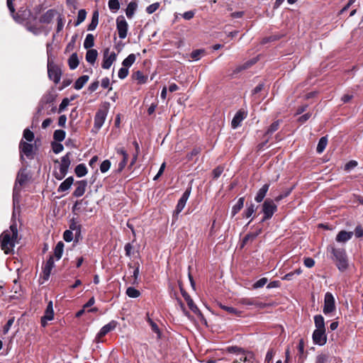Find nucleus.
Returning <instances> with one entry per match:
<instances>
[{"mask_svg": "<svg viewBox=\"0 0 363 363\" xmlns=\"http://www.w3.org/2000/svg\"><path fill=\"white\" fill-rule=\"evenodd\" d=\"M160 6V3L156 2L150 4L146 8V12L149 14L153 13L156 10L158 9Z\"/></svg>", "mask_w": 363, "mask_h": 363, "instance_id": "nucleus-58", "label": "nucleus"}, {"mask_svg": "<svg viewBox=\"0 0 363 363\" xmlns=\"http://www.w3.org/2000/svg\"><path fill=\"white\" fill-rule=\"evenodd\" d=\"M76 184L77 185V188L74 191L72 195L74 197H81L84 195L86 191V188L87 186V181L86 180H80L77 181Z\"/></svg>", "mask_w": 363, "mask_h": 363, "instance_id": "nucleus-17", "label": "nucleus"}, {"mask_svg": "<svg viewBox=\"0 0 363 363\" xmlns=\"http://www.w3.org/2000/svg\"><path fill=\"white\" fill-rule=\"evenodd\" d=\"M136 57L135 54H130L122 62V65L125 67H130L135 62Z\"/></svg>", "mask_w": 363, "mask_h": 363, "instance_id": "nucleus-42", "label": "nucleus"}, {"mask_svg": "<svg viewBox=\"0 0 363 363\" xmlns=\"http://www.w3.org/2000/svg\"><path fill=\"white\" fill-rule=\"evenodd\" d=\"M329 359V356L325 354H321L317 356L316 363H325L327 362H330Z\"/></svg>", "mask_w": 363, "mask_h": 363, "instance_id": "nucleus-60", "label": "nucleus"}, {"mask_svg": "<svg viewBox=\"0 0 363 363\" xmlns=\"http://www.w3.org/2000/svg\"><path fill=\"white\" fill-rule=\"evenodd\" d=\"M94 45V36L92 34H87L84 42L85 49H91Z\"/></svg>", "mask_w": 363, "mask_h": 363, "instance_id": "nucleus-41", "label": "nucleus"}, {"mask_svg": "<svg viewBox=\"0 0 363 363\" xmlns=\"http://www.w3.org/2000/svg\"><path fill=\"white\" fill-rule=\"evenodd\" d=\"M219 306L220 308H222L223 310H224L225 311L228 312L230 314L235 315L237 316L241 315L242 312L240 311H238L235 308L223 305L221 303H219Z\"/></svg>", "mask_w": 363, "mask_h": 363, "instance_id": "nucleus-37", "label": "nucleus"}, {"mask_svg": "<svg viewBox=\"0 0 363 363\" xmlns=\"http://www.w3.org/2000/svg\"><path fill=\"white\" fill-rule=\"evenodd\" d=\"M57 14L55 9H49L43 15H42L39 19L41 23H50Z\"/></svg>", "mask_w": 363, "mask_h": 363, "instance_id": "nucleus-21", "label": "nucleus"}, {"mask_svg": "<svg viewBox=\"0 0 363 363\" xmlns=\"http://www.w3.org/2000/svg\"><path fill=\"white\" fill-rule=\"evenodd\" d=\"M228 351L236 354L237 358L233 361V363H240V362H250L253 357V354L250 352H245L238 347H231Z\"/></svg>", "mask_w": 363, "mask_h": 363, "instance_id": "nucleus-4", "label": "nucleus"}, {"mask_svg": "<svg viewBox=\"0 0 363 363\" xmlns=\"http://www.w3.org/2000/svg\"><path fill=\"white\" fill-rule=\"evenodd\" d=\"M353 97L354 96L352 94L346 93L341 97V101L345 104L349 103L353 99Z\"/></svg>", "mask_w": 363, "mask_h": 363, "instance_id": "nucleus-63", "label": "nucleus"}, {"mask_svg": "<svg viewBox=\"0 0 363 363\" xmlns=\"http://www.w3.org/2000/svg\"><path fill=\"white\" fill-rule=\"evenodd\" d=\"M179 289L181 291V294L185 301L187 303V305L190 310L196 314L199 318H203V315L201 311L199 309V308L196 306V305L194 303V301L191 298V296L189 295V294L184 289L182 282H179Z\"/></svg>", "mask_w": 363, "mask_h": 363, "instance_id": "nucleus-6", "label": "nucleus"}, {"mask_svg": "<svg viewBox=\"0 0 363 363\" xmlns=\"http://www.w3.org/2000/svg\"><path fill=\"white\" fill-rule=\"evenodd\" d=\"M138 8V2L137 1H130L125 9V14L127 17L130 19L133 17L135 12L136 11Z\"/></svg>", "mask_w": 363, "mask_h": 363, "instance_id": "nucleus-24", "label": "nucleus"}, {"mask_svg": "<svg viewBox=\"0 0 363 363\" xmlns=\"http://www.w3.org/2000/svg\"><path fill=\"white\" fill-rule=\"evenodd\" d=\"M116 29L118 36L121 39H124L127 36L128 24L123 16H119L116 18Z\"/></svg>", "mask_w": 363, "mask_h": 363, "instance_id": "nucleus-13", "label": "nucleus"}, {"mask_svg": "<svg viewBox=\"0 0 363 363\" xmlns=\"http://www.w3.org/2000/svg\"><path fill=\"white\" fill-rule=\"evenodd\" d=\"M99 11L98 10L94 11V12L92 13V17H91V21L88 25V27H87L88 30H94L96 29V28L99 23Z\"/></svg>", "mask_w": 363, "mask_h": 363, "instance_id": "nucleus-29", "label": "nucleus"}, {"mask_svg": "<svg viewBox=\"0 0 363 363\" xmlns=\"http://www.w3.org/2000/svg\"><path fill=\"white\" fill-rule=\"evenodd\" d=\"M64 246H65V245H64L63 242L59 241L57 243L56 246L55 247L54 256L56 257V259L57 260H59L62 256Z\"/></svg>", "mask_w": 363, "mask_h": 363, "instance_id": "nucleus-34", "label": "nucleus"}, {"mask_svg": "<svg viewBox=\"0 0 363 363\" xmlns=\"http://www.w3.org/2000/svg\"><path fill=\"white\" fill-rule=\"evenodd\" d=\"M314 323L316 328L315 330H325L324 318L322 315H315Z\"/></svg>", "mask_w": 363, "mask_h": 363, "instance_id": "nucleus-32", "label": "nucleus"}, {"mask_svg": "<svg viewBox=\"0 0 363 363\" xmlns=\"http://www.w3.org/2000/svg\"><path fill=\"white\" fill-rule=\"evenodd\" d=\"M277 211V206L274 201L271 199L264 200L262 205V213L265 215V218H272L273 215Z\"/></svg>", "mask_w": 363, "mask_h": 363, "instance_id": "nucleus-9", "label": "nucleus"}, {"mask_svg": "<svg viewBox=\"0 0 363 363\" xmlns=\"http://www.w3.org/2000/svg\"><path fill=\"white\" fill-rule=\"evenodd\" d=\"M107 109H99L94 116V124L92 132L97 133L104 123L107 116Z\"/></svg>", "mask_w": 363, "mask_h": 363, "instance_id": "nucleus-10", "label": "nucleus"}, {"mask_svg": "<svg viewBox=\"0 0 363 363\" xmlns=\"http://www.w3.org/2000/svg\"><path fill=\"white\" fill-rule=\"evenodd\" d=\"M292 189H293V188L286 190L284 192H283V193L280 194L279 196H276L274 198V201L277 203L279 202L283 199L287 197L291 194Z\"/></svg>", "mask_w": 363, "mask_h": 363, "instance_id": "nucleus-53", "label": "nucleus"}, {"mask_svg": "<svg viewBox=\"0 0 363 363\" xmlns=\"http://www.w3.org/2000/svg\"><path fill=\"white\" fill-rule=\"evenodd\" d=\"M118 323L116 320H111L108 324L105 325L101 328L99 333L97 335V337L101 338L105 336L110 331L114 330L117 326Z\"/></svg>", "mask_w": 363, "mask_h": 363, "instance_id": "nucleus-20", "label": "nucleus"}, {"mask_svg": "<svg viewBox=\"0 0 363 363\" xmlns=\"http://www.w3.org/2000/svg\"><path fill=\"white\" fill-rule=\"evenodd\" d=\"M87 168L84 164H79L76 166L74 172L78 177H82L87 174Z\"/></svg>", "mask_w": 363, "mask_h": 363, "instance_id": "nucleus-36", "label": "nucleus"}, {"mask_svg": "<svg viewBox=\"0 0 363 363\" xmlns=\"http://www.w3.org/2000/svg\"><path fill=\"white\" fill-rule=\"evenodd\" d=\"M246 117V113L242 110H239L233 117L231 121V126L235 129L240 125L242 121Z\"/></svg>", "mask_w": 363, "mask_h": 363, "instance_id": "nucleus-22", "label": "nucleus"}, {"mask_svg": "<svg viewBox=\"0 0 363 363\" xmlns=\"http://www.w3.org/2000/svg\"><path fill=\"white\" fill-rule=\"evenodd\" d=\"M352 232H347L345 230H341L336 236V241L339 242H345L352 237Z\"/></svg>", "mask_w": 363, "mask_h": 363, "instance_id": "nucleus-25", "label": "nucleus"}, {"mask_svg": "<svg viewBox=\"0 0 363 363\" xmlns=\"http://www.w3.org/2000/svg\"><path fill=\"white\" fill-rule=\"evenodd\" d=\"M358 164V162L356 160H350L347 163L345 164L344 169L347 172H350V170L355 168Z\"/></svg>", "mask_w": 363, "mask_h": 363, "instance_id": "nucleus-55", "label": "nucleus"}, {"mask_svg": "<svg viewBox=\"0 0 363 363\" xmlns=\"http://www.w3.org/2000/svg\"><path fill=\"white\" fill-rule=\"evenodd\" d=\"M280 121L277 120L273 122L265 132L264 137L272 135L275 131H277L279 127Z\"/></svg>", "mask_w": 363, "mask_h": 363, "instance_id": "nucleus-38", "label": "nucleus"}, {"mask_svg": "<svg viewBox=\"0 0 363 363\" xmlns=\"http://www.w3.org/2000/svg\"><path fill=\"white\" fill-rule=\"evenodd\" d=\"M51 146H52V151L55 154H58V153L61 152L64 149L63 145L57 141L52 142Z\"/></svg>", "mask_w": 363, "mask_h": 363, "instance_id": "nucleus-46", "label": "nucleus"}, {"mask_svg": "<svg viewBox=\"0 0 363 363\" xmlns=\"http://www.w3.org/2000/svg\"><path fill=\"white\" fill-rule=\"evenodd\" d=\"M30 177L27 173L26 168H21L16 176L15 184L13 189V203L18 201L20 197V194L21 191V186L26 184V183L29 180Z\"/></svg>", "mask_w": 363, "mask_h": 363, "instance_id": "nucleus-3", "label": "nucleus"}, {"mask_svg": "<svg viewBox=\"0 0 363 363\" xmlns=\"http://www.w3.org/2000/svg\"><path fill=\"white\" fill-rule=\"evenodd\" d=\"M48 74L49 78L53 81L55 84H58L60 81L62 70L53 62L48 60Z\"/></svg>", "mask_w": 363, "mask_h": 363, "instance_id": "nucleus-7", "label": "nucleus"}, {"mask_svg": "<svg viewBox=\"0 0 363 363\" xmlns=\"http://www.w3.org/2000/svg\"><path fill=\"white\" fill-rule=\"evenodd\" d=\"M269 184H265L259 189V191L257 193V195L255 197V200L257 203H260L263 201V199H264V197L266 196L267 192L269 190Z\"/></svg>", "mask_w": 363, "mask_h": 363, "instance_id": "nucleus-23", "label": "nucleus"}, {"mask_svg": "<svg viewBox=\"0 0 363 363\" xmlns=\"http://www.w3.org/2000/svg\"><path fill=\"white\" fill-rule=\"evenodd\" d=\"M126 294L130 298H138L140 296V292L135 288L130 286L126 289Z\"/></svg>", "mask_w": 363, "mask_h": 363, "instance_id": "nucleus-44", "label": "nucleus"}, {"mask_svg": "<svg viewBox=\"0 0 363 363\" xmlns=\"http://www.w3.org/2000/svg\"><path fill=\"white\" fill-rule=\"evenodd\" d=\"M117 55L114 52L109 54V49L106 48L104 52L103 62L101 67L103 69H108L111 67L114 61L116 60Z\"/></svg>", "mask_w": 363, "mask_h": 363, "instance_id": "nucleus-14", "label": "nucleus"}, {"mask_svg": "<svg viewBox=\"0 0 363 363\" xmlns=\"http://www.w3.org/2000/svg\"><path fill=\"white\" fill-rule=\"evenodd\" d=\"M87 52L86 54V60L91 64L94 65L96 60L97 56H98V52L95 49H87Z\"/></svg>", "mask_w": 363, "mask_h": 363, "instance_id": "nucleus-28", "label": "nucleus"}, {"mask_svg": "<svg viewBox=\"0 0 363 363\" xmlns=\"http://www.w3.org/2000/svg\"><path fill=\"white\" fill-rule=\"evenodd\" d=\"M132 78L138 82L139 84H145L147 81V76L145 75L141 71L138 70L132 74Z\"/></svg>", "mask_w": 363, "mask_h": 363, "instance_id": "nucleus-27", "label": "nucleus"}, {"mask_svg": "<svg viewBox=\"0 0 363 363\" xmlns=\"http://www.w3.org/2000/svg\"><path fill=\"white\" fill-rule=\"evenodd\" d=\"M191 186H189L187 187V189L183 193L182 197L179 199V200L177 203L176 208L173 213V219H177L178 217V215L184 209V208L186 205V203L187 200L189 199V197L191 194Z\"/></svg>", "mask_w": 363, "mask_h": 363, "instance_id": "nucleus-8", "label": "nucleus"}, {"mask_svg": "<svg viewBox=\"0 0 363 363\" xmlns=\"http://www.w3.org/2000/svg\"><path fill=\"white\" fill-rule=\"evenodd\" d=\"M327 251L330 253L331 259L340 272H345L348 268V258L344 248L330 245L327 247Z\"/></svg>", "mask_w": 363, "mask_h": 363, "instance_id": "nucleus-1", "label": "nucleus"}, {"mask_svg": "<svg viewBox=\"0 0 363 363\" xmlns=\"http://www.w3.org/2000/svg\"><path fill=\"white\" fill-rule=\"evenodd\" d=\"M23 138L28 142H32L34 140L35 135L34 133L26 128L23 131Z\"/></svg>", "mask_w": 363, "mask_h": 363, "instance_id": "nucleus-51", "label": "nucleus"}, {"mask_svg": "<svg viewBox=\"0 0 363 363\" xmlns=\"http://www.w3.org/2000/svg\"><path fill=\"white\" fill-rule=\"evenodd\" d=\"M20 160H24L23 155L28 159H33L35 155L33 145L30 143L21 140L19 143Z\"/></svg>", "mask_w": 363, "mask_h": 363, "instance_id": "nucleus-5", "label": "nucleus"}, {"mask_svg": "<svg viewBox=\"0 0 363 363\" xmlns=\"http://www.w3.org/2000/svg\"><path fill=\"white\" fill-rule=\"evenodd\" d=\"M66 133L63 130H56L53 134V138L57 142H62L65 140Z\"/></svg>", "mask_w": 363, "mask_h": 363, "instance_id": "nucleus-43", "label": "nucleus"}, {"mask_svg": "<svg viewBox=\"0 0 363 363\" xmlns=\"http://www.w3.org/2000/svg\"><path fill=\"white\" fill-rule=\"evenodd\" d=\"M69 230L72 231L82 230V225L80 224H78L75 218H72L70 220Z\"/></svg>", "mask_w": 363, "mask_h": 363, "instance_id": "nucleus-52", "label": "nucleus"}, {"mask_svg": "<svg viewBox=\"0 0 363 363\" xmlns=\"http://www.w3.org/2000/svg\"><path fill=\"white\" fill-rule=\"evenodd\" d=\"M14 320H15V318L14 317H11V318H10L8 320L6 324L4 326V328H3V333L4 335H6L9 332V330H10V328H11V325H13Z\"/></svg>", "mask_w": 363, "mask_h": 363, "instance_id": "nucleus-56", "label": "nucleus"}, {"mask_svg": "<svg viewBox=\"0 0 363 363\" xmlns=\"http://www.w3.org/2000/svg\"><path fill=\"white\" fill-rule=\"evenodd\" d=\"M245 197H240L237 203L233 206L231 216L234 217L242 208L244 206Z\"/></svg>", "mask_w": 363, "mask_h": 363, "instance_id": "nucleus-30", "label": "nucleus"}, {"mask_svg": "<svg viewBox=\"0 0 363 363\" xmlns=\"http://www.w3.org/2000/svg\"><path fill=\"white\" fill-rule=\"evenodd\" d=\"M55 267L54 258L53 256L50 255L49 259L47 260L44 267H43V279L45 281L49 279L50 276L51 271L52 268Z\"/></svg>", "mask_w": 363, "mask_h": 363, "instance_id": "nucleus-16", "label": "nucleus"}, {"mask_svg": "<svg viewBox=\"0 0 363 363\" xmlns=\"http://www.w3.org/2000/svg\"><path fill=\"white\" fill-rule=\"evenodd\" d=\"M86 16V10L85 9H80L78 11L77 19V21L74 23L75 26H77L80 23H82L85 20Z\"/></svg>", "mask_w": 363, "mask_h": 363, "instance_id": "nucleus-45", "label": "nucleus"}, {"mask_svg": "<svg viewBox=\"0 0 363 363\" xmlns=\"http://www.w3.org/2000/svg\"><path fill=\"white\" fill-rule=\"evenodd\" d=\"M79 64L77 54L72 53L68 59V65L70 69H75Z\"/></svg>", "mask_w": 363, "mask_h": 363, "instance_id": "nucleus-31", "label": "nucleus"}, {"mask_svg": "<svg viewBox=\"0 0 363 363\" xmlns=\"http://www.w3.org/2000/svg\"><path fill=\"white\" fill-rule=\"evenodd\" d=\"M71 156L72 153L69 152L61 158L60 166V177H57V180H62L67 175L71 164Z\"/></svg>", "mask_w": 363, "mask_h": 363, "instance_id": "nucleus-12", "label": "nucleus"}, {"mask_svg": "<svg viewBox=\"0 0 363 363\" xmlns=\"http://www.w3.org/2000/svg\"><path fill=\"white\" fill-rule=\"evenodd\" d=\"M268 281L267 278L263 277L258 281H257L255 283L253 284L252 288L254 289H259L263 287Z\"/></svg>", "mask_w": 363, "mask_h": 363, "instance_id": "nucleus-48", "label": "nucleus"}, {"mask_svg": "<svg viewBox=\"0 0 363 363\" xmlns=\"http://www.w3.org/2000/svg\"><path fill=\"white\" fill-rule=\"evenodd\" d=\"M201 152L200 147L194 148L189 153L187 154L186 157L188 160H193L194 157L198 155Z\"/></svg>", "mask_w": 363, "mask_h": 363, "instance_id": "nucleus-57", "label": "nucleus"}, {"mask_svg": "<svg viewBox=\"0 0 363 363\" xmlns=\"http://www.w3.org/2000/svg\"><path fill=\"white\" fill-rule=\"evenodd\" d=\"M89 79V77L88 75H83L79 77L74 84V88L77 90L81 89L88 82Z\"/></svg>", "mask_w": 363, "mask_h": 363, "instance_id": "nucleus-33", "label": "nucleus"}, {"mask_svg": "<svg viewBox=\"0 0 363 363\" xmlns=\"http://www.w3.org/2000/svg\"><path fill=\"white\" fill-rule=\"evenodd\" d=\"M69 100L67 98H65L62 99L61 104H60L58 113H61L66 107L69 105Z\"/></svg>", "mask_w": 363, "mask_h": 363, "instance_id": "nucleus-62", "label": "nucleus"}, {"mask_svg": "<svg viewBox=\"0 0 363 363\" xmlns=\"http://www.w3.org/2000/svg\"><path fill=\"white\" fill-rule=\"evenodd\" d=\"M335 309L336 307L334 296L330 292H327L325 294L323 311L324 314L328 315L335 311Z\"/></svg>", "mask_w": 363, "mask_h": 363, "instance_id": "nucleus-11", "label": "nucleus"}, {"mask_svg": "<svg viewBox=\"0 0 363 363\" xmlns=\"http://www.w3.org/2000/svg\"><path fill=\"white\" fill-rule=\"evenodd\" d=\"M128 68L125 67H121L118 71V77L121 79H123L128 76Z\"/></svg>", "mask_w": 363, "mask_h": 363, "instance_id": "nucleus-61", "label": "nucleus"}, {"mask_svg": "<svg viewBox=\"0 0 363 363\" xmlns=\"http://www.w3.org/2000/svg\"><path fill=\"white\" fill-rule=\"evenodd\" d=\"M304 341L303 339H300L299 342L296 346V354L295 357V361L298 362H303L305 357L304 353Z\"/></svg>", "mask_w": 363, "mask_h": 363, "instance_id": "nucleus-19", "label": "nucleus"}, {"mask_svg": "<svg viewBox=\"0 0 363 363\" xmlns=\"http://www.w3.org/2000/svg\"><path fill=\"white\" fill-rule=\"evenodd\" d=\"M108 4L111 11H116L120 9V2L118 0H109Z\"/></svg>", "mask_w": 363, "mask_h": 363, "instance_id": "nucleus-47", "label": "nucleus"}, {"mask_svg": "<svg viewBox=\"0 0 363 363\" xmlns=\"http://www.w3.org/2000/svg\"><path fill=\"white\" fill-rule=\"evenodd\" d=\"M44 315L45 319L52 320L54 318V311L52 301L48 302Z\"/></svg>", "mask_w": 363, "mask_h": 363, "instance_id": "nucleus-35", "label": "nucleus"}, {"mask_svg": "<svg viewBox=\"0 0 363 363\" xmlns=\"http://www.w3.org/2000/svg\"><path fill=\"white\" fill-rule=\"evenodd\" d=\"M111 165V163L109 160H106L102 162V163L100 165V171L102 173H105L108 171Z\"/></svg>", "mask_w": 363, "mask_h": 363, "instance_id": "nucleus-50", "label": "nucleus"}, {"mask_svg": "<svg viewBox=\"0 0 363 363\" xmlns=\"http://www.w3.org/2000/svg\"><path fill=\"white\" fill-rule=\"evenodd\" d=\"M139 267H140L139 263L138 262L135 263V269L133 271V275L134 280L133 281V284H138V277H139V274H140Z\"/></svg>", "mask_w": 363, "mask_h": 363, "instance_id": "nucleus-49", "label": "nucleus"}, {"mask_svg": "<svg viewBox=\"0 0 363 363\" xmlns=\"http://www.w3.org/2000/svg\"><path fill=\"white\" fill-rule=\"evenodd\" d=\"M257 207L254 203H250L249 206L247 207V208L242 213V217L249 218H250L253 213L256 211Z\"/></svg>", "mask_w": 363, "mask_h": 363, "instance_id": "nucleus-40", "label": "nucleus"}, {"mask_svg": "<svg viewBox=\"0 0 363 363\" xmlns=\"http://www.w3.org/2000/svg\"><path fill=\"white\" fill-rule=\"evenodd\" d=\"M313 342L318 345H323L327 342L325 330H315L313 333Z\"/></svg>", "mask_w": 363, "mask_h": 363, "instance_id": "nucleus-15", "label": "nucleus"}, {"mask_svg": "<svg viewBox=\"0 0 363 363\" xmlns=\"http://www.w3.org/2000/svg\"><path fill=\"white\" fill-rule=\"evenodd\" d=\"M18 237L17 224L13 223L10 225V230L4 231L0 236L1 247L5 254L8 255L14 247V242Z\"/></svg>", "mask_w": 363, "mask_h": 363, "instance_id": "nucleus-2", "label": "nucleus"}, {"mask_svg": "<svg viewBox=\"0 0 363 363\" xmlns=\"http://www.w3.org/2000/svg\"><path fill=\"white\" fill-rule=\"evenodd\" d=\"M63 239L66 242H71L73 240V233L72 230H66L63 233Z\"/></svg>", "mask_w": 363, "mask_h": 363, "instance_id": "nucleus-59", "label": "nucleus"}, {"mask_svg": "<svg viewBox=\"0 0 363 363\" xmlns=\"http://www.w3.org/2000/svg\"><path fill=\"white\" fill-rule=\"evenodd\" d=\"M55 99L56 95L52 91H49L44 94L40 101V106H41V108L38 109V112L41 111V108H43V106L45 105L53 104V102L55 101Z\"/></svg>", "mask_w": 363, "mask_h": 363, "instance_id": "nucleus-18", "label": "nucleus"}, {"mask_svg": "<svg viewBox=\"0 0 363 363\" xmlns=\"http://www.w3.org/2000/svg\"><path fill=\"white\" fill-rule=\"evenodd\" d=\"M327 144H328L327 136H323V137L320 138L318 141L317 147H316L317 152L319 154L322 153L324 151V150L325 149Z\"/></svg>", "mask_w": 363, "mask_h": 363, "instance_id": "nucleus-39", "label": "nucleus"}, {"mask_svg": "<svg viewBox=\"0 0 363 363\" xmlns=\"http://www.w3.org/2000/svg\"><path fill=\"white\" fill-rule=\"evenodd\" d=\"M74 178L73 177H67L64 182H62L57 189L58 192H63L67 191L70 189L72 184H73Z\"/></svg>", "mask_w": 363, "mask_h": 363, "instance_id": "nucleus-26", "label": "nucleus"}, {"mask_svg": "<svg viewBox=\"0 0 363 363\" xmlns=\"http://www.w3.org/2000/svg\"><path fill=\"white\" fill-rule=\"evenodd\" d=\"M303 263H304V265L306 267L311 268V267H313L314 266L315 261L311 257H306V258L304 259Z\"/></svg>", "mask_w": 363, "mask_h": 363, "instance_id": "nucleus-64", "label": "nucleus"}, {"mask_svg": "<svg viewBox=\"0 0 363 363\" xmlns=\"http://www.w3.org/2000/svg\"><path fill=\"white\" fill-rule=\"evenodd\" d=\"M223 170L224 168L222 166H218L216 167L212 172L213 179H217L223 172Z\"/></svg>", "mask_w": 363, "mask_h": 363, "instance_id": "nucleus-54", "label": "nucleus"}]
</instances>
